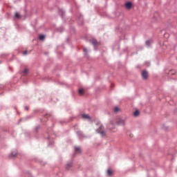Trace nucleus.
I'll list each match as a JSON object with an SVG mask.
<instances>
[{
  "instance_id": "nucleus-1",
  "label": "nucleus",
  "mask_w": 177,
  "mask_h": 177,
  "mask_svg": "<svg viewBox=\"0 0 177 177\" xmlns=\"http://www.w3.org/2000/svg\"><path fill=\"white\" fill-rule=\"evenodd\" d=\"M97 132L100 133L101 136H106V132L103 128V126L100 125V127L97 129Z\"/></svg>"
},
{
  "instance_id": "nucleus-2",
  "label": "nucleus",
  "mask_w": 177,
  "mask_h": 177,
  "mask_svg": "<svg viewBox=\"0 0 177 177\" xmlns=\"http://www.w3.org/2000/svg\"><path fill=\"white\" fill-rule=\"evenodd\" d=\"M142 77L144 78V80H147V77H149V73L146 71H143L142 73Z\"/></svg>"
},
{
  "instance_id": "nucleus-3",
  "label": "nucleus",
  "mask_w": 177,
  "mask_h": 177,
  "mask_svg": "<svg viewBox=\"0 0 177 177\" xmlns=\"http://www.w3.org/2000/svg\"><path fill=\"white\" fill-rule=\"evenodd\" d=\"M118 125H125V120H122V119H120L118 122H117Z\"/></svg>"
},
{
  "instance_id": "nucleus-4",
  "label": "nucleus",
  "mask_w": 177,
  "mask_h": 177,
  "mask_svg": "<svg viewBox=\"0 0 177 177\" xmlns=\"http://www.w3.org/2000/svg\"><path fill=\"white\" fill-rule=\"evenodd\" d=\"M125 8H127V9H131V8H132V3L131 2L126 3Z\"/></svg>"
},
{
  "instance_id": "nucleus-5",
  "label": "nucleus",
  "mask_w": 177,
  "mask_h": 177,
  "mask_svg": "<svg viewBox=\"0 0 177 177\" xmlns=\"http://www.w3.org/2000/svg\"><path fill=\"white\" fill-rule=\"evenodd\" d=\"M151 44H153V41H151V40H148L146 41V45L147 46H150V45H151Z\"/></svg>"
},
{
  "instance_id": "nucleus-6",
  "label": "nucleus",
  "mask_w": 177,
  "mask_h": 177,
  "mask_svg": "<svg viewBox=\"0 0 177 177\" xmlns=\"http://www.w3.org/2000/svg\"><path fill=\"white\" fill-rule=\"evenodd\" d=\"M107 175L108 176H111V175H113V171L111 169H108L107 170Z\"/></svg>"
},
{
  "instance_id": "nucleus-7",
  "label": "nucleus",
  "mask_w": 177,
  "mask_h": 177,
  "mask_svg": "<svg viewBox=\"0 0 177 177\" xmlns=\"http://www.w3.org/2000/svg\"><path fill=\"white\" fill-rule=\"evenodd\" d=\"M39 39L40 41H44V39H45V35H41L39 37Z\"/></svg>"
},
{
  "instance_id": "nucleus-8",
  "label": "nucleus",
  "mask_w": 177,
  "mask_h": 177,
  "mask_svg": "<svg viewBox=\"0 0 177 177\" xmlns=\"http://www.w3.org/2000/svg\"><path fill=\"white\" fill-rule=\"evenodd\" d=\"M139 114H140V113L139 112V111H136L134 113H133V115L134 117H138V115H139Z\"/></svg>"
},
{
  "instance_id": "nucleus-9",
  "label": "nucleus",
  "mask_w": 177,
  "mask_h": 177,
  "mask_svg": "<svg viewBox=\"0 0 177 177\" xmlns=\"http://www.w3.org/2000/svg\"><path fill=\"white\" fill-rule=\"evenodd\" d=\"M92 44L93 45H94V46H96V45H97V41H96L95 39H93Z\"/></svg>"
},
{
  "instance_id": "nucleus-10",
  "label": "nucleus",
  "mask_w": 177,
  "mask_h": 177,
  "mask_svg": "<svg viewBox=\"0 0 177 177\" xmlns=\"http://www.w3.org/2000/svg\"><path fill=\"white\" fill-rule=\"evenodd\" d=\"M84 88L79 89V93L80 95H84Z\"/></svg>"
},
{
  "instance_id": "nucleus-11",
  "label": "nucleus",
  "mask_w": 177,
  "mask_h": 177,
  "mask_svg": "<svg viewBox=\"0 0 177 177\" xmlns=\"http://www.w3.org/2000/svg\"><path fill=\"white\" fill-rule=\"evenodd\" d=\"M82 118L89 119V115L86 114L82 115Z\"/></svg>"
},
{
  "instance_id": "nucleus-12",
  "label": "nucleus",
  "mask_w": 177,
  "mask_h": 177,
  "mask_svg": "<svg viewBox=\"0 0 177 177\" xmlns=\"http://www.w3.org/2000/svg\"><path fill=\"white\" fill-rule=\"evenodd\" d=\"M15 17H17V19H20L21 17V16L20 15L19 13L16 12L15 13Z\"/></svg>"
},
{
  "instance_id": "nucleus-13",
  "label": "nucleus",
  "mask_w": 177,
  "mask_h": 177,
  "mask_svg": "<svg viewBox=\"0 0 177 177\" xmlns=\"http://www.w3.org/2000/svg\"><path fill=\"white\" fill-rule=\"evenodd\" d=\"M24 74L26 75L28 74V68H25L23 71Z\"/></svg>"
},
{
  "instance_id": "nucleus-14",
  "label": "nucleus",
  "mask_w": 177,
  "mask_h": 177,
  "mask_svg": "<svg viewBox=\"0 0 177 177\" xmlns=\"http://www.w3.org/2000/svg\"><path fill=\"white\" fill-rule=\"evenodd\" d=\"M118 111H120V108H118V106H115L114 108V112L115 113H118Z\"/></svg>"
},
{
  "instance_id": "nucleus-15",
  "label": "nucleus",
  "mask_w": 177,
  "mask_h": 177,
  "mask_svg": "<svg viewBox=\"0 0 177 177\" xmlns=\"http://www.w3.org/2000/svg\"><path fill=\"white\" fill-rule=\"evenodd\" d=\"M75 151H77V153H81V148L80 147H75Z\"/></svg>"
},
{
  "instance_id": "nucleus-16",
  "label": "nucleus",
  "mask_w": 177,
  "mask_h": 177,
  "mask_svg": "<svg viewBox=\"0 0 177 177\" xmlns=\"http://www.w3.org/2000/svg\"><path fill=\"white\" fill-rule=\"evenodd\" d=\"M24 55H28V52L27 50H25V51L24 52Z\"/></svg>"
},
{
  "instance_id": "nucleus-17",
  "label": "nucleus",
  "mask_w": 177,
  "mask_h": 177,
  "mask_svg": "<svg viewBox=\"0 0 177 177\" xmlns=\"http://www.w3.org/2000/svg\"><path fill=\"white\" fill-rule=\"evenodd\" d=\"M84 52H85L86 53L88 52V50L86 48H84L83 49Z\"/></svg>"
}]
</instances>
